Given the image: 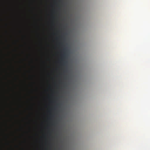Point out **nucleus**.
<instances>
[{"mask_svg": "<svg viewBox=\"0 0 150 150\" xmlns=\"http://www.w3.org/2000/svg\"><path fill=\"white\" fill-rule=\"evenodd\" d=\"M6 144L7 145L10 146V143L9 141H7Z\"/></svg>", "mask_w": 150, "mask_h": 150, "instance_id": "1", "label": "nucleus"}, {"mask_svg": "<svg viewBox=\"0 0 150 150\" xmlns=\"http://www.w3.org/2000/svg\"><path fill=\"white\" fill-rule=\"evenodd\" d=\"M65 54L64 53V54L62 55V57L63 58H64L65 57Z\"/></svg>", "mask_w": 150, "mask_h": 150, "instance_id": "2", "label": "nucleus"}, {"mask_svg": "<svg viewBox=\"0 0 150 150\" xmlns=\"http://www.w3.org/2000/svg\"><path fill=\"white\" fill-rule=\"evenodd\" d=\"M7 46H8V48L9 49L10 47V45L8 44V45Z\"/></svg>", "mask_w": 150, "mask_h": 150, "instance_id": "3", "label": "nucleus"}, {"mask_svg": "<svg viewBox=\"0 0 150 150\" xmlns=\"http://www.w3.org/2000/svg\"><path fill=\"white\" fill-rule=\"evenodd\" d=\"M6 138L8 139L9 138V136L8 135L6 136Z\"/></svg>", "mask_w": 150, "mask_h": 150, "instance_id": "4", "label": "nucleus"}, {"mask_svg": "<svg viewBox=\"0 0 150 150\" xmlns=\"http://www.w3.org/2000/svg\"><path fill=\"white\" fill-rule=\"evenodd\" d=\"M7 115L8 116H10V115H9V113L8 112H7Z\"/></svg>", "mask_w": 150, "mask_h": 150, "instance_id": "5", "label": "nucleus"}, {"mask_svg": "<svg viewBox=\"0 0 150 150\" xmlns=\"http://www.w3.org/2000/svg\"><path fill=\"white\" fill-rule=\"evenodd\" d=\"M6 33H7V34H8V31H6Z\"/></svg>", "mask_w": 150, "mask_h": 150, "instance_id": "6", "label": "nucleus"}, {"mask_svg": "<svg viewBox=\"0 0 150 150\" xmlns=\"http://www.w3.org/2000/svg\"><path fill=\"white\" fill-rule=\"evenodd\" d=\"M8 24H6V26H8Z\"/></svg>", "mask_w": 150, "mask_h": 150, "instance_id": "7", "label": "nucleus"}, {"mask_svg": "<svg viewBox=\"0 0 150 150\" xmlns=\"http://www.w3.org/2000/svg\"><path fill=\"white\" fill-rule=\"evenodd\" d=\"M60 44H61L62 45V43H60Z\"/></svg>", "mask_w": 150, "mask_h": 150, "instance_id": "8", "label": "nucleus"}, {"mask_svg": "<svg viewBox=\"0 0 150 150\" xmlns=\"http://www.w3.org/2000/svg\"><path fill=\"white\" fill-rule=\"evenodd\" d=\"M6 42H8V40H6Z\"/></svg>", "mask_w": 150, "mask_h": 150, "instance_id": "9", "label": "nucleus"}, {"mask_svg": "<svg viewBox=\"0 0 150 150\" xmlns=\"http://www.w3.org/2000/svg\"><path fill=\"white\" fill-rule=\"evenodd\" d=\"M62 61H63V59H62Z\"/></svg>", "mask_w": 150, "mask_h": 150, "instance_id": "10", "label": "nucleus"}, {"mask_svg": "<svg viewBox=\"0 0 150 150\" xmlns=\"http://www.w3.org/2000/svg\"><path fill=\"white\" fill-rule=\"evenodd\" d=\"M7 61H8H8H9V60H7Z\"/></svg>", "mask_w": 150, "mask_h": 150, "instance_id": "11", "label": "nucleus"}, {"mask_svg": "<svg viewBox=\"0 0 150 150\" xmlns=\"http://www.w3.org/2000/svg\"><path fill=\"white\" fill-rule=\"evenodd\" d=\"M64 50H65V48L64 49Z\"/></svg>", "mask_w": 150, "mask_h": 150, "instance_id": "12", "label": "nucleus"}, {"mask_svg": "<svg viewBox=\"0 0 150 150\" xmlns=\"http://www.w3.org/2000/svg\"><path fill=\"white\" fill-rule=\"evenodd\" d=\"M8 87H9V85H8Z\"/></svg>", "mask_w": 150, "mask_h": 150, "instance_id": "13", "label": "nucleus"}]
</instances>
